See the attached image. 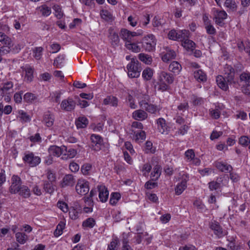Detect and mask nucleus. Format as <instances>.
Here are the masks:
<instances>
[{"label":"nucleus","instance_id":"1","mask_svg":"<svg viewBox=\"0 0 250 250\" xmlns=\"http://www.w3.org/2000/svg\"><path fill=\"white\" fill-rule=\"evenodd\" d=\"M140 107L145 111L151 114H156L158 110V106L150 103V98L147 95H144L139 100Z\"/></svg>","mask_w":250,"mask_h":250},{"label":"nucleus","instance_id":"2","mask_svg":"<svg viewBox=\"0 0 250 250\" xmlns=\"http://www.w3.org/2000/svg\"><path fill=\"white\" fill-rule=\"evenodd\" d=\"M128 75L130 78H138L142 70L141 63L136 58H132L131 61L127 65Z\"/></svg>","mask_w":250,"mask_h":250},{"label":"nucleus","instance_id":"3","mask_svg":"<svg viewBox=\"0 0 250 250\" xmlns=\"http://www.w3.org/2000/svg\"><path fill=\"white\" fill-rule=\"evenodd\" d=\"M76 99H79L77 96L75 97V99L72 97H68L63 100L60 104L61 109L66 112L74 110L76 105Z\"/></svg>","mask_w":250,"mask_h":250},{"label":"nucleus","instance_id":"4","mask_svg":"<svg viewBox=\"0 0 250 250\" xmlns=\"http://www.w3.org/2000/svg\"><path fill=\"white\" fill-rule=\"evenodd\" d=\"M11 185L9 188V191L11 194H16L22 186L21 178L18 175H14L11 177Z\"/></svg>","mask_w":250,"mask_h":250},{"label":"nucleus","instance_id":"5","mask_svg":"<svg viewBox=\"0 0 250 250\" xmlns=\"http://www.w3.org/2000/svg\"><path fill=\"white\" fill-rule=\"evenodd\" d=\"M24 162L28 165L31 167H34L38 166L41 161V158L39 156H35L33 152H29L25 154L22 158Z\"/></svg>","mask_w":250,"mask_h":250},{"label":"nucleus","instance_id":"6","mask_svg":"<svg viewBox=\"0 0 250 250\" xmlns=\"http://www.w3.org/2000/svg\"><path fill=\"white\" fill-rule=\"evenodd\" d=\"M78 194L85 195L89 190V182L84 179H79L75 187Z\"/></svg>","mask_w":250,"mask_h":250},{"label":"nucleus","instance_id":"7","mask_svg":"<svg viewBox=\"0 0 250 250\" xmlns=\"http://www.w3.org/2000/svg\"><path fill=\"white\" fill-rule=\"evenodd\" d=\"M137 36L138 34L135 32H130L126 29H122L121 30L120 36L125 42V44L136 41L135 38Z\"/></svg>","mask_w":250,"mask_h":250},{"label":"nucleus","instance_id":"8","mask_svg":"<svg viewBox=\"0 0 250 250\" xmlns=\"http://www.w3.org/2000/svg\"><path fill=\"white\" fill-rule=\"evenodd\" d=\"M90 140L92 149L96 151H99L103 144V138L99 135L92 134L90 136Z\"/></svg>","mask_w":250,"mask_h":250},{"label":"nucleus","instance_id":"9","mask_svg":"<svg viewBox=\"0 0 250 250\" xmlns=\"http://www.w3.org/2000/svg\"><path fill=\"white\" fill-rule=\"evenodd\" d=\"M210 229L213 231L215 235L221 238L226 234V232L223 229L219 222L216 221H211L209 223Z\"/></svg>","mask_w":250,"mask_h":250},{"label":"nucleus","instance_id":"10","mask_svg":"<svg viewBox=\"0 0 250 250\" xmlns=\"http://www.w3.org/2000/svg\"><path fill=\"white\" fill-rule=\"evenodd\" d=\"M156 42H155V37L151 34L145 37L143 42V48L147 51L153 50L155 46Z\"/></svg>","mask_w":250,"mask_h":250},{"label":"nucleus","instance_id":"11","mask_svg":"<svg viewBox=\"0 0 250 250\" xmlns=\"http://www.w3.org/2000/svg\"><path fill=\"white\" fill-rule=\"evenodd\" d=\"M213 14L215 23L220 26H222L224 24V21L227 19L228 16L227 13L224 10L214 9Z\"/></svg>","mask_w":250,"mask_h":250},{"label":"nucleus","instance_id":"12","mask_svg":"<svg viewBox=\"0 0 250 250\" xmlns=\"http://www.w3.org/2000/svg\"><path fill=\"white\" fill-rule=\"evenodd\" d=\"M181 181L179 183L175 188V191L176 195H179L186 189L187 187V183L189 180L187 174H183L181 177Z\"/></svg>","mask_w":250,"mask_h":250},{"label":"nucleus","instance_id":"13","mask_svg":"<svg viewBox=\"0 0 250 250\" xmlns=\"http://www.w3.org/2000/svg\"><path fill=\"white\" fill-rule=\"evenodd\" d=\"M214 166L220 171L227 173L232 171V167L223 161L217 160L214 163Z\"/></svg>","mask_w":250,"mask_h":250},{"label":"nucleus","instance_id":"14","mask_svg":"<svg viewBox=\"0 0 250 250\" xmlns=\"http://www.w3.org/2000/svg\"><path fill=\"white\" fill-rule=\"evenodd\" d=\"M66 152V146H62L59 147L56 146H51L48 148V152L50 155L59 157L62 154L63 155L64 152Z\"/></svg>","mask_w":250,"mask_h":250},{"label":"nucleus","instance_id":"15","mask_svg":"<svg viewBox=\"0 0 250 250\" xmlns=\"http://www.w3.org/2000/svg\"><path fill=\"white\" fill-rule=\"evenodd\" d=\"M224 77L228 79V82L229 83H234V77L235 71L233 68L228 64H226L224 69Z\"/></svg>","mask_w":250,"mask_h":250},{"label":"nucleus","instance_id":"16","mask_svg":"<svg viewBox=\"0 0 250 250\" xmlns=\"http://www.w3.org/2000/svg\"><path fill=\"white\" fill-rule=\"evenodd\" d=\"M216 81L218 86L224 91H227L229 89V84L232 83H229L228 79H227L222 75L217 76Z\"/></svg>","mask_w":250,"mask_h":250},{"label":"nucleus","instance_id":"17","mask_svg":"<svg viewBox=\"0 0 250 250\" xmlns=\"http://www.w3.org/2000/svg\"><path fill=\"white\" fill-rule=\"evenodd\" d=\"M99 191V197L100 201L103 202H105L108 197L109 192L105 186L101 185L98 186Z\"/></svg>","mask_w":250,"mask_h":250},{"label":"nucleus","instance_id":"18","mask_svg":"<svg viewBox=\"0 0 250 250\" xmlns=\"http://www.w3.org/2000/svg\"><path fill=\"white\" fill-rule=\"evenodd\" d=\"M159 81L160 82H163L169 84L173 82L174 78L172 74L163 71L160 73Z\"/></svg>","mask_w":250,"mask_h":250},{"label":"nucleus","instance_id":"19","mask_svg":"<svg viewBox=\"0 0 250 250\" xmlns=\"http://www.w3.org/2000/svg\"><path fill=\"white\" fill-rule=\"evenodd\" d=\"M54 115L50 111H47L44 113L43 122L47 126H52L54 124Z\"/></svg>","mask_w":250,"mask_h":250},{"label":"nucleus","instance_id":"20","mask_svg":"<svg viewBox=\"0 0 250 250\" xmlns=\"http://www.w3.org/2000/svg\"><path fill=\"white\" fill-rule=\"evenodd\" d=\"M75 184V179L72 174H66L63 178L61 184L62 188L72 187Z\"/></svg>","mask_w":250,"mask_h":250},{"label":"nucleus","instance_id":"21","mask_svg":"<svg viewBox=\"0 0 250 250\" xmlns=\"http://www.w3.org/2000/svg\"><path fill=\"white\" fill-rule=\"evenodd\" d=\"M23 71L25 72L24 80L28 83L33 81L34 69L30 65H26L21 67Z\"/></svg>","mask_w":250,"mask_h":250},{"label":"nucleus","instance_id":"22","mask_svg":"<svg viewBox=\"0 0 250 250\" xmlns=\"http://www.w3.org/2000/svg\"><path fill=\"white\" fill-rule=\"evenodd\" d=\"M148 117V114L144 109H138L132 113V117L134 119L138 121H143Z\"/></svg>","mask_w":250,"mask_h":250},{"label":"nucleus","instance_id":"23","mask_svg":"<svg viewBox=\"0 0 250 250\" xmlns=\"http://www.w3.org/2000/svg\"><path fill=\"white\" fill-rule=\"evenodd\" d=\"M24 101L28 104L39 103L38 95L30 92L26 93L23 96Z\"/></svg>","mask_w":250,"mask_h":250},{"label":"nucleus","instance_id":"24","mask_svg":"<svg viewBox=\"0 0 250 250\" xmlns=\"http://www.w3.org/2000/svg\"><path fill=\"white\" fill-rule=\"evenodd\" d=\"M85 203V206L83 208V210L85 213H89L92 211V208L94 205V202L92 198L89 196H85L83 198Z\"/></svg>","mask_w":250,"mask_h":250},{"label":"nucleus","instance_id":"25","mask_svg":"<svg viewBox=\"0 0 250 250\" xmlns=\"http://www.w3.org/2000/svg\"><path fill=\"white\" fill-rule=\"evenodd\" d=\"M103 104L117 107L118 104V100L116 97L112 95L108 96L104 100Z\"/></svg>","mask_w":250,"mask_h":250},{"label":"nucleus","instance_id":"26","mask_svg":"<svg viewBox=\"0 0 250 250\" xmlns=\"http://www.w3.org/2000/svg\"><path fill=\"white\" fill-rule=\"evenodd\" d=\"M194 77L199 82H204L207 80L206 74L201 69H198L194 71Z\"/></svg>","mask_w":250,"mask_h":250},{"label":"nucleus","instance_id":"27","mask_svg":"<svg viewBox=\"0 0 250 250\" xmlns=\"http://www.w3.org/2000/svg\"><path fill=\"white\" fill-rule=\"evenodd\" d=\"M224 6L229 13L235 12L237 10V5L234 0H226Z\"/></svg>","mask_w":250,"mask_h":250},{"label":"nucleus","instance_id":"28","mask_svg":"<svg viewBox=\"0 0 250 250\" xmlns=\"http://www.w3.org/2000/svg\"><path fill=\"white\" fill-rule=\"evenodd\" d=\"M16 241L20 244H24L28 240L29 237L25 233L18 232L15 233Z\"/></svg>","mask_w":250,"mask_h":250},{"label":"nucleus","instance_id":"29","mask_svg":"<svg viewBox=\"0 0 250 250\" xmlns=\"http://www.w3.org/2000/svg\"><path fill=\"white\" fill-rule=\"evenodd\" d=\"M168 69L170 71L178 74L182 69V66L178 62L173 61L169 64Z\"/></svg>","mask_w":250,"mask_h":250},{"label":"nucleus","instance_id":"30","mask_svg":"<svg viewBox=\"0 0 250 250\" xmlns=\"http://www.w3.org/2000/svg\"><path fill=\"white\" fill-rule=\"evenodd\" d=\"M182 46L188 51H192L195 48V43L191 40L187 38L181 42Z\"/></svg>","mask_w":250,"mask_h":250},{"label":"nucleus","instance_id":"31","mask_svg":"<svg viewBox=\"0 0 250 250\" xmlns=\"http://www.w3.org/2000/svg\"><path fill=\"white\" fill-rule=\"evenodd\" d=\"M222 106H215V108H211L209 110V115L214 119H218L221 114V111L222 109Z\"/></svg>","mask_w":250,"mask_h":250},{"label":"nucleus","instance_id":"32","mask_svg":"<svg viewBox=\"0 0 250 250\" xmlns=\"http://www.w3.org/2000/svg\"><path fill=\"white\" fill-rule=\"evenodd\" d=\"M0 42L4 45L13 46V45L12 39L2 32H0Z\"/></svg>","mask_w":250,"mask_h":250},{"label":"nucleus","instance_id":"33","mask_svg":"<svg viewBox=\"0 0 250 250\" xmlns=\"http://www.w3.org/2000/svg\"><path fill=\"white\" fill-rule=\"evenodd\" d=\"M158 129L160 132L164 134L167 131V125L166 124V121L162 118L157 120Z\"/></svg>","mask_w":250,"mask_h":250},{"label":"nucleus","instance_id":"34","mask_svg":"<svg viewBox=\"0 0 250 250\" xmlns=\"http://www.w3.org/2000/svg\"><path fill=\"white\" fill-rule=\"evenodd\" d=\"M18 193L19 195L24 198H29L31 196V192L29 188L25 185H22Z\"/></svg>","mask_w":250,"mask_h":250},{"label":"nucleus","instance_id":"35","mask_svg":"<svg viewBox=\"0 0 250 250\" xmlns=\"http://www.w3.org/2000/svg\"><path fill=\"white\" fill-rule=\"evenodd\" d=\"M125 46L128 50H131L135 53H138L141 51V47L136 42V41H133L129 43H125Z\"/></svg>","mask_w":250,"mask_h":250},{"label":"nucleus","instance_id":"36","mask_svg":"<svg viewBox=\"0 0 250 250\" xmlns=\"http://www.w3.org/2000/svg\"><path fill=\"white\" fill-rule=\"evenodd\" d=\"M41 13L42 16L47 17L51 13V8L46 5H42L37 9Z\"/></svg>","mask_w":250,"mask_h":250},{"label":"nucleus","instance_id":"37","mask_svg":"<svg viewBox=\"0 0 250 250\" xmlns=\"http://www.w3.org/2000/svg\"><path fill=\"white\" fill-rule=\"evenodd\" d=\"M88 124V119L85 117H80L76 121V125L77 128H85Z\"/></svg>","mask_w":250,"mask_h":250},{"label":"nucleus","instance_id":"38","mask_svg":"<svg viewBox=\"0 0 250 250\" xmlns=\"http://www.w3.org/2000/svg\"><path fill=\"white\" fill-rule=\"evenodd\" d=\"M176 56V52L172 50H170L167 51L166 53L163 55L162 59L163 62H167L170 60L175 59Z\"/></svg>","mask_w":250,"mask_h":250},{"label":"nucleus","instance_id":"39","mask_svg":"<svg viewBox=\"0 0 250 250\" xmlns=\"http://www.w3.org/2000/svg\"><path fill=\"white\" fill-rule=\"evenodd\" d=\"M240 80L244 84L250 86V73L249 72H243L240 76Z\"/></svg>","mask_w":250,"mask_h":250},{"label":"nucleus","instance_id":"40","mask_svg":"<svg viewBox=\"0 0 250 250\" xmlns=\"http://www.w3.org/2000/svg\"><path fill=\"white\" fill-rule=\"evenodd\" d=\"M43 188L46 193L51 194L55 190V186L53 183L44 181H43Z\"/></svg>","mask_w":250,"mask_h":250},{"label":"nucleus","instance_id":"41","mask_svg":"<svg viewBox=\"0 0 250 250\" xmlns=\"http://www.w3.org/2000/svg\"><path fill=\"white\" fill-rule=\"evenodd\" d=\"M138 58L141 62L146 64H150L152 61V57L150 55L145 53L139 54Z\"/></svg>","mask_w":250,"mask_h":250},{"label":"nucleus","instance_id":"42","mask_svg":"<svg viewBox=\"0 0 250 250\" xmlns=\"http://www.w3.org/2000/svg\"><path fill=\"white\" fill-rule=\"evenodd\" d=\"M189 32L187 30H182L177 31V40H180L181 42L189 38Z\"/></svg>","mask_w":250,"mask_h":250},{"label":"nucleus","instance_id":"43","mask_svg":"<svg viewBox=\"0 0 250 250\" xmlns=\"http://www.w3.org/2000/svg\"><path fill=\"white\" fill-rule=\"evenodd\" d=\"M161 173V168L159 165H156L153 168V171L151 173L152 180H156L160 177Z\"/></svg>","mask_w":250,"mask_h":250},{"label":"nucleus","instance_id":"44","mask_svg":"<svg viewBox=\"0 0 250 250\" xmlns=\"http://www.w3.org/2000/svg\"><path fill=\"white\" fill-rule=\"evenodd\" d=\"M92 166L89 163H85L81 167V170L84 175H89L90 174Z\"/></svg>","mask_w":250,"mask_h":250},{"label":"nucleus","instance_id":"45","mask_svg":"<svg viewBox=\"0 0 250 250\" xmlns=\"http://www.w3.org/2000/svg\"><path fill=\"white\" fill-rule=\"evenodd\" d=\"M135 141L137 142H142L146 139V133L144 131L139 130L134 131Z\"/></svg>","mask_w":250,"mask_h":250},{"label":"nucleus","instance_id":"46","mask_svg":"<svg viewBox=\"0 0 250 250\" xmlns=\"http://www.w3.org/2000/svg\"><path fill=\"white\" fill-rule=\"evenodd\" d=\"M222 178L217 179V181H211L208 183L209 188L210 190H217L221 188Z\"/></svg>","mask_w":250,"mask_h":250},{"label":"nucleus","instance_id":"47","mask_svg":"<svg viewBox=\"0 0 250 250\" xmlns=\"http://www.w3.org/2000/svg\"><path fill=\"white\" fill-rule=\"evenodd\" d=\"M18 117L22 123L29 122L31 120L29 115L23 110H19Z\"/></svg>","mask_w":250,"mask_h":250},{"label":"nucleus","instance_id":"48","mask_svg":"<svg viewBox=\"0 0 250 250\" xmlns=\"http://www.w3.org/2000/svg\"><path fill=\"white\" fill-rule=\"evenodd\" d=\"M153 74V70L150 68H147L144 70L142 73V76L146 81L150 80Z\"/></svg>","mask_w":250,"mask_h":250},{"label":"nucleus","instance_id":"49","mask_svg":"<svg viewBox=\"0 0 250 250\" xmlns=\"http://www.w3.org/2000/svg\"><path fill=\"white\" fill-rule=\"evenodd\" d=\"M65 226V223L64 221H61L56 227V229L54 231V235L55 236H59L61 235L62 233V230L64 229Z\"/></svg>","mask_w":250,"mask_h":250},{"label":"nucleus","instance_id":"50","mask_svg":"<svg viewBox=\"0 0 250 250\" xmlns=\"http://www.w3.org/2000/svg\"><path fill=\"white\" fill-rule=\"evenodd\" d=\"M77 154V151L73 148H70L67 150L66 147V152L63 153V155L64 156L62 158L68 159L74 157Z\"/></svg>","mask_w":250,"mask_h":250},{"label":"nucleus","instance_id":"51","mask_svg":"<svg viewBox=\"0 0 250 250\" xmlns=\"http://www.w3.org/2000/svg\"><path fill=\"white\" fill-rule=\"evenodd\" d=\"M121 198V195L118 192L111 193L109 200V203L111 205H115Z\"/></svg>","mask_w":250,"mask_h":250},{"label":"nucleus","instance_id":"52","mask_svg":"<svg viewBox=\"0 0 250 250\" xmlns=\"http://www.w3.org/2000/svg\"><path fill=\"white\" fill-rule=\"evenodd\" d=\"M43 49L42 47H36L33 49V57L37 60H40L42 56Z\"/></svg>","mask_w":250,"mask_h":250},{"label":"nucleus","instance_id":"53","mask_svg":"<svg viewBox=\"0 0 250 250\" xmlns=\"http://www.w3.org/2000/svg\"><path fill=\"white\" fill-rule=\"evenodd\" d=\"M95 221L92 218H88L83 223V226L85 228H92L95 225Z\"/></svg>","mask_w":250,"mask_h":250},{"label":"nucleus","instance_id":"54","mask_svg":"<svg viewBox=\"0 0 250 250\" xmlns=\"http://www.w3.org/2000/svg\"><path fill=\"white\" fill-rule=\"evenodd\" d=\"M185 155L187 162H190L195 157L194 151L192 149L187 150L185 153Z\"/></svg>","mask_w":250,"mask_h":250},{"label":"nucleus","instance_id":"55","mask_svg":"<svg viewBox=\"0 0 250 250\" xmlns=\"http://www.w3.org/2000/svg\"><path fill=\"white\" fill-rule=\"evenodd\" d=\"M205 28L207 33L210 35H214L216 33V29L210 24V21H207L206 23Z\"/></svg>","mask_w":250,"mask_h":250},{"label":"nucleus","instance_id":"56","mask_svg":"<svg viewBox=\"0 0 250 250\" xmlns=\"http://www.w3.org/2000/svg\"><path fill=\"white\" fill-rule=\"evenodd\" d=\"M151 168L152 167L150 164L149 163H146L143 165L141 171L143 172V175L146 176L150 171Z\"/></svg>","mask_w":250,"mask_h":250},{"label":"nucleus","instance_id":"57","mask_svg":"<svg viewBox=\"0 0 250 250\" xmlns=\"http://www.w3.org/2000/svg\"><path fill=\"white\" fill-rule=\"evenodd\" d=\"M239 143L244 146H246L250 144V138L247 136H241L239 138Z\"/></svg>","mask_w":250,"mask_h":250},{"label":"nucleus","instance_id":"58","mask_svg":"<svg viewBox=\"0 0 250 250\" xmlns=\"http://www.w3.org/2000/svg\"><path fill=\"white\" fill-rule=\"evenodd\" d=\"M46 176L49 180L48 182L53 183L56 181L55 173L51 169H48L46 171Z\"/></svg>","mask_w":250,"mask_h":250},{"label":"nucleus","instance_id":"59","mask_svg":"<svg viewBox=\"0 0 250 250\" xmlns=\"http://www.w3.org/2000/svg\"><path fill=\"white\" fill-rule=\"evenodd\" d=\"M126 101L129 104V107L132 109H135L137 105L135 103V100L133 96L130 94H128L126 97Z\"/></svg>","mask_w":250,"mask_h":250},{"label":"nucleus","instance_id":"60","mask_svg":"<svg viewBox=\"0 0 250 250\" xmlns=\"http://www.w3.org/2000/svg\"><path fill=\"white\" fill-rule=\"evenodd\" d=\"M191 100L194 105H201L204 103V100L202 98L196 95L192 96Z\"/></svg>","mask_w":250,"mask_h":250},{"label":"nucleus","instance_id":"61","mask_svg":"<svg viewBox=\"0 0 250 250\" xmlns=\"http://www.w3.org/2000/svg\"><path fill=\"white\" fill-rule=\"evenodd\" d=\"M12 46L3 45L0 47V56H2L9 53Z\"/></svg>","mask_w":250,"mask_h":250},{"label":"nucleus","instance_id":"62","mask_svg":"<svg viewBox=\"0 0 250 250\" xmlns=\"http://www.w3.org/2000/svg\"><path fill=\"white\" fill-rule=\"evenodd\" d=\"M24 46V44L23 43H18L16 44H14L11 47V51L14 53H18L22 48Z\"/></svg>","mask_w":250,"mask_h":250},{"label":"nucleus","instance_id":"63","mask_svg":"<svg viewBox=\"0 0 250 250\" xmlns=\"http://www.w3.org/2000/svg\"><path fill=\"white\" fill-rule=\"evenodd\" d=\"M54 9L55 12V16L59 19H61L63 16V13L60 6L59 5H55L54 6Z\"/></svg>","mask_w":250,"mask_h":250},{"label":"nucleus","instance_id":"64","mask_svg":"<svg viewBox=\"0 0 250 250\" xmlns=\"http://www.w3.org/2000/svg\"><path fill=\"white\" fill-rule=\"evenodd\" d=\"M57 206L63 212H67L68 210V207L67 205L63 202L59 201L57 203Z\"/></svg>","mask_w":250,"mask_h":250}]
</instances>
